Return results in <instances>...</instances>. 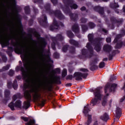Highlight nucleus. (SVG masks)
<instances>
[{
  "label": "nucleus",
  "instance_id": "nucleus-1",
  "mask_svg": "<svg viewBox=\"0 0 125 125\" xmlns=\"http://www.w3.org/2000/svg\"><path fill=\"white\" fill-rule=\"evenodd\" d=\"M24 67L27 69L29 66L31 67L33 72L31 74L32 77H30L29 72L24 69L23 67L21 68V71L22 72L23 80H25L24 83V88H30V90H26L24 91V96L27 99L26 102L23 103V108L27 110L30 107V101L32 100V96L34 102H37L38 106L43 107L45 103V100L42 98V94L39 93L40 88L42 87L43 89H45V85L49 91L51 90L52 85L53 83H61L60 82V77L54 76L53 79H50L46 82H40L38 86L37 84V79L35 78V74H37V70L40 68V63L39 62L32 61V56H24Z\"/></svg>",
  "mask_w": 125,
  "mask_h": 125
},
{
  "label": "nucleus",
  "instance_id": "nucleus-2",
  "mask_svg": "<svg viewBox=\"0 0 125 125\" xmlns=\"http://www.w3.org/2000/svg\"><path fill=\"white\" fill-rule=\"evenodd\" d=\"M13 1V4L12 6V13L11 20H9L8 21L6 20V24L8 27H10V31L11 32V35L10 37L7 36V32H6V30L4 29V27L1 26L0 25V20H4V18L1 17V13H0V43H1L2 47L9 44V41L10 40H15L16 42L13 40H11V43L14 48V51L16 53H20L22 54L24 53V45L21 44L18 41H20V39L17 37L18 34L16 33V31H14V23H13V21H15L19 29L22 28V25H21V21H20V18H19V15H18L17 8L14 2L15 0H12Z\"/></svg>",
  "mask_w": 125,
  "mask_h": 125
},
{
  "label": "nucleus",
  "instance_id": "nucleus-3",
  "mask_svg": "<svg viewBox=\"0 0 125 125\" xmlns=\"http://www.w3.org/2000/svg\"><path fill=\"white\" fill-rule=\"evenodd\" d=\"M88 39L89 40V42H91L92 44H94L95 45V49L97 51V52H99L100 50H101V44L100 43V42L103 40V38H97L96 39H93V34H89L88 35Z\"/></svg>",
  "mask_w": 125,
  "mask_h": 125
},
{
  "label": "nucleus",
  "instance_id": "nucleus-4",
  "mask_svg": "<svg viewBox=\"0 0 125 125\" xmlns=\"http://www.w3.org/2000/svg\"><path fill=\"white\" fill-rule=\"evenodd\" d=\"M95 98L91 101L92 106H95L97 104L100 103V100L102 98V95L100 92V87L96 88L94 92Z\"/></svg>",
  "mask_w": 125,
  "mask_h": 125
},
{
  "label": "nucleus",
  "instance_id": "nucleus-5",
  "mask_svg": "<svg viewBox=\"0 0 125 125\" xmlns=\"http://www.w3.org/2000/svg\"><path fill=\"white\" fill-rule=\"evenodd\" d=\"M80 71L83 72L84 73H82L81 72H76L74 74V78H75L76 81H81L82 80V78L83 79H86V77H87V72H88V70L85 68H81L80 69Z\"/></svg>",
  "mask_w": 125,
  "mask_h": 125
},
{
  "label": "nucleus",
  "instance_id": "nucleus-6",
  "mask_svg": "<svg viewBox=\"0 0 125 125\" xmlns=\"http://www.w3.org/2000/svg\"><path fill=\"white\" fill-rule=\"evenodd\" d=\"M44 9L47 12H49L51 14H54L55 16H56L59 18V19H64V16H63L61 12L59 10L53 12L50 10V4H47L44 6Z\"/></svg>",
  "mask_w": 125,
  "mask_h": 125
},
{
  "label": "nucleus",
  "instance_id": "nucleus-7",
  "mask_svg": "<svg viewBox=\"0 0 125 125\" xmlns=\"http://www.w3.org/2000/svg\"><path fill=\"white\" fill-rule=\"evenodd\" d=\"M88 112H90V109H89V108H88V105L84 106L83 113L85 117H87L88 116V119L87 121L85 123V125H89L90 124H91V122H92V120L91 119V115L88 114Z\"/></svg>",
  "mask_w": 125,
  "mask_h": 125
},
{
  "label": "nucleus",
  "instance_id": "nucleus-8",
  "mask_svg": "<svg viewBox=\"0 0 125 125\" xmlns=\"http://www.w3.org/2000/svg\"><path fill=\"white\" fill-rule=\"evenodd\" d=\"M122 37H123V35H122V34H119L118 35L116 36V38L114 39V42H117V44L116 46V48H121L122 46H123V45H124V46H125V42H122V41H118V40H119V39H121Z\"/></svg>",
  "mask_w": 125,
  "mask_h": 125
},
{
  "label": "nucleus",
  "instance_id": "nucleus-9",
  "mask_svg": "<svg viewBox=\"0 0 125 125\" xmlns=\"http://www.w3.org/2000/svg\"><path fill=\"white\" fill-rule=\"evenodd\" d=\"M116 87H117L116 84H110V83H108L105 86L104 91L105 93H107L108 91H115V89H116Z\"/></svg>",
  "mask_w": 125,
  "mask_h": 125
},
{
  "label": "nucleus",
  "instance_id": "nucleus-10",
  "mask_svg": "<svg viewBox=\"0 0 125 125\" xmlns=\"http://www.w3.org/2000/svg\"><path fill=\"white\" fill-rule=\"evenodd\" d=\"M64 37L62 36V35L60 34H58L56 37H53L52 38V40L53 42V43H52V48L54 50H55V45L56 44V42L57 41V40H59V41H62V40H63Z\"/></svg>",
  "mask_w": 125,
  "mask_h": 125
},
{
  "label": "nucleus",
  "instance_id": "nucleus-11",
  "mask_svg": "<svg viewBox=\"0 0 125 125\" xmlns=\"http://www.w3.org/2000/svg\"><path fill=\"white\" fill-rule=\"evenodd\" d=\"M64 3H66L67 7H70L71 9H77L78 8V5L74 3V1L73 0H67L66 1H63Z\"/></svg>",
  "mask_w": 125,
  "mask_h": 125
},
{
  "label": "nucleus",
  "instance_id": "nucleus-12",
  "mask_svg": "<svg viewBox=\"0 0 125 125\" xmlns=\"http://www.w3.org/2000/svg\"><path fill=\"white\" fill-rule=\"evenodd\" d=\"M21 103L19 100L17 101L15 104H13V102H11L9 104V107L12 111H14V107H16V108H21Z\"/></svg>",
  "mask_w": 125,
  "mask_h": 125
},
{
  "label": "nucleus",
  "instance_id": "nucleus-13",
  "mask_svg": "<svg viewBox=\"0 0 125 125\" xmlns=\"http://www.w3.org/2000/svg\"><path fill=\"white\" fill-rule=\"evenodd\" d=\"M31 43L32 44V46L30 47L29 51L31 52H36V51L38 50V48L37 47V41L32 40L31 41Z\"/></svg>",
  "mask_w": 125,
  "mask_h": 125
},
{
  "label": "nucleus",
  "instance_id": "nucleus-14",
  "mask_svg": "<svg viewBox=\"0 0 125 125\" xmlns=\"http://www.w3.org/2000/svg\"><path fill=\"white\" fill-rule=\"evenodd\" d=\"M7 0H0V4L1 7L4 10V14L6 18H7V10L5 8V5H4V3L6 2Z\"/></svg>",
  "mask_w": 125,
  "mask_h": 125
},
{
  "label": "nucleus",
  "instance_id": "nucleus-15",
  "mask_svg": "<svg viewBox=\"0 0 125 125\" xmlns=\"http://www.w3.org/2000/svg\"><path fill=\"white\" fill-rule=\"evenodd\" d=\"M58 28H59L58 23H57V21L55 20H54L52 25L50 27V30H51V31H54V30H56L58 29Z\"/></svg>",
  "mask_w": 125,
  "mask_h": 125
},
{
  "label": "nucleus",
  "instance_id": "nucleus-16",
  "mask_svg": "<svg viewBox=\"0 0 125 125\" xmlns=\"http://www.w3.org/2000/svg\"><path fill=\"white\" fill-rule=\"evenodd\" d=\"M94 10L96 11H98L100 14H101V15H103L104 14V9L103 7H101L99 6H97L94 7Z\"/></svg>",
  "mask_w": 125,
  "mask_h": 125
},
{
  "label": "nucleus",
  "instance_id": "nucleus-17",
  "mask_svg": "<svg viewBox=\"0 0 125 125\" xmlns=\"http://www.w3.org/2000/svg\"><path fill=\"white\" fill-rule=\"evenodd\" d=\"M72 30L75 34L79 33L80 32V28H79L78 24H74L72 27Z\"/></svg>",
  "mask_w": 125,
  "mask_h": 125
},
{
  "label": "nucleus",
  "instance_id": "nucleus-18",
  "mask_svg": "<svg viewBox=\"0 0 125 125\" xmlns=\"http://www.w3.org/2000/svg\"><path fill=\"white\" fill-rule=\"evenodd\" d=\"M86 47L88 48L90 54V56L88 57H91L92 54H93V48H92V47L91 46V44H90L89 43H87Z\"/></svg>",
  "mask_w": 125,
  "mask_h": 125
},
{
  "label": "nucleus",
  "instance_id": "nucleus-19",
  "mask_svg": "<svg viewBox=\"0 0 125 125\" xmlns=\"http://www.w3.org/2000/svg\"><path fill=\"white\" fill-rule=\"evenodd\" d=\"M103 49L106 52H110L112 50V46L109 44H105L104 45Z\"/></svg>",
  "mask_w": 125,
  "mask_h": 125
},
{
  "label": "nucleus",
  "instance_id": "nucleus-20",
  "mask_svg": "<svg viewBox=\"0 0 125 125\" xmlns=\"http://www.w3.org/2000/svg\"><path fill=\"white\" fill-rule=\"evenodd\" d=\"M47 20V19L46 18V16L43 15L42 16V20H39V21L40 24H41V25H42L43 24H46Z\"/></svg>",
  "mask_w": 125,
  "mask_h": 125
},
{
  "label": "nucleus",
  "instance_id": "nucleus-21",
  "mask_svg": "<svg viewBox=\"0 0 125 125\" xmlns=\"http://www.w3.org/2000/svg\"><path fill=\"white\" fill-rule=\"evenodd\" d=\"M122 116V109L119 107L116 108V117L119 118Z\"/></svg>",
  "mask_w": 125,
  "mask_h": 125
},
{
  "label": "nucleus",
  "instance_id": "nucleus-22",
  "mask_svg": "<svg viewBox=\"0 0 125 125\" xmlns=\"http://www.w3.org/2000/svg\"><path fill=\"white\" fill-rule=\"evenodd\" d=\"M68 14L71 18V19H72V20H76V19H77V18H78V15L76 14H72L71 13V12H69Z\"/></svg>",
  "mask_w": 125,
  "mask_h": 125
},
{
  "label": "nucleus",
  "instance_id": "nucleus-23",
  "mask_svg": "<svg viewBox=\"0 0 125 125\" xmlns=\"http://www.w3.org/2000/svg\"><path fill=\"white\" fill-rule=\"evenodd\" d=\"M109 94H106V95L105 96L104 98H103V100L102 101V104L103 105V106H106V105H107V96H108Z\"/></svg>",
  "mask_w": 125,
  "mask_h": 125
},
{
  "label": "nucleus",
  "instance_id": "nucleus-24",
  "mask_svg": "<svg viewBox=\"0 0 125 125\" xmlns=\"http://www.w3.org/2000/svg\"><path fill=\"white\" fill-rule=\"evenodd\" d=\"M101 119L103 121H107L109 119V116L107 113H104L103 116H101Z\"/></svg>",
  "mask_w": 125,
  "mask_h": 125
},
{
  "label": "nucleus",
  "instance_id": "nucleus-25",
  "mask_svg": "<svg viewBox=\"0 0 125 125\" xmlns=\"http://www.w3.org/2000/svg\"><path fill=\"white\" fill-rule=\"evenodd\" d=\"M69 43L75 46H79V43L72 39L69 40Z\"/></svg>",
  "mask_w": 125,
  "mask_h": 125
},
{
  "label": "nucleus",
  "instance_id": "nucleus-26",
  "mask_svg": "<svg viewBox=\"0 0 125 125\" xmlns=\"http://www.w3.org/2000/svg\"><path fill=\"white\" fill-rule=\"evenodd\" d=\"M67 35L69 38H73L74 37V34L71 31H68L67 32Z\"/></svg>",
  "mask_w": 125,
  "mask_h": 125
},
{
  "label": "nucleus",
  "instance_id": "nucleus-27",
  "mask_svg": "<svg viewBox=\"0 0 125 125\" xmlns=\"http://www.w3.org/2000/svg\"><path fill=\"white\" fill-rule=\"evenodd\" d=\"M18 86V85H17V81L16 80H15L14 81V83L13 84V87L15 89H17Z\"/></svg>",
  "mask_w": 125,
  "mask_h": 125
},
{
  "label": "nucleus",
  "instance_id": "nucleus-28",
  "mask_svg": "<svg viewBox=\"0 0 125 125\" xmlns=\"http://www.w3.org/2000/svg\"><path fill=\"white\" fill-rule=\"evenodd\" d=\"M67 76V69H63L62 72V78H65Z\"/></svg>",
  "mask_w": 125,
  "mask_h": 125
},
{
  "label": "nucleus",
  "instance_id": "nucleus-29",
  "mask_svg": "<svg viewBox=\"0 0 125 125\" xmlns=\"http://www.w3.org/2000/svg\"><path fill=\"white\" fill-rule=\"evenodd\" d=\"M110 5L111 7H112V8H117V7H119V5H118V3H116L115 2L114 4L111 3Z\"/></svg>",
  "mask_w": 125,
  "mask_h": 125
},
{
  "label": "nucleus",
  "instance_id": "nucleus-30",
  "mask_svg": "<svg viewBox=\"0 0 125 125\" xmlns=\"http://www.w3.org/2000/svg\"><path fill=\"white\" fill-rule=\"evenodd\" d=\"M35 125V121L33 120H30L28 123L25 124V125Z\"/></svg>",
  "mask_w": 125,
  "mask_h": 125
},
{
  "label": "nucleus",
  "instance_id": "nucleus-31",
  "mask_svg": "<svg viewBox=\"0 0 125 125\" xmlns=\"http://www.w3.org/2000/svg\"><path fill=\"white\" fill-rule=\"evenodd\" d=\"M24 10L26 14H29L30 13V7L29 6H26L24 8Z\"/></svg>",
  "mask_w": 125,
  "mask_h": 125
},
{
  "label": "nucleus",
  "instance_id": "nucleus-32",
  "mask_svg": "<svg viewBox=\"0 0 125 125\" xmlns=\"http://www.w3.org/2000/svg\"><path fill=\"white\" fill-rule=\"evenodd\" d=\"M111 20L112 21H113V22H116V23H122V22H123V20H119V21L115 19V18L113 19H111Z\"/></svg>",
  "mask_w": 125,
  "mask_h": 125
},
{
  "label": "nucleus",
  "instance_id": "nucleus-33",
  "mask_svg": "<svg viewBox=\"0 0 125 125\" xmlns=\"http://www.w3.org/2000/svg\"><path fill=\"white\" fill-rule=\"evenodd\" d=\"M82 55H84V56H85V57H86V55H87V53L86 52V49H84L82 50Z\"/></svg>",
  "mask_w": 125,
  "mask_h": 125
},
{
  "label": "nucleus",
  "instance_id": "nucleus-34",
  "mask_svg": "<svg viewBox=\"0 0 125 125\" xmlns=\"http://www.w3.org/2000/svg\"><path fill=\"white\" fill-rule=\"evenodd\" d=\"M9 94H10V92L8 90H5V97H8L9 96Z\"/></svg>",
  "mask_w": 125,
  "mask_h": 125
},
{
  "label": "nucleus",
  "instance_id": "nucleus-35",
  "mask_svg": "<svg viewBox=\"0 0 125 125\" xmlns=\"http://www.w3.org/2000/svg\"><path fill=\"white\" fill-rule=\"evenodd\" d=\"M9 67H10V65L7 64L6 66L3 67L2 70L6 71V70H8V69H9Z\"/></svg>",
  "mask_w": 125,
  "mask_h": 125
},
{
  "label": "nucleus",
  "instance_id": "nucleus-36",
  "mask_svg": "<svg viewBox=\"0 0 125 125\" xmlns=\"http://www.w3.org/2000/svg\"><path fill=\"white\" fill-rule=\"evenodd\" d=\"M89 27H90L91 29H92L93 28H94V27H95V24H94V23L92 22H89Z\"/></svg>",
  "mask_w": 125,
  "mask_h": 125
},
{
  "label": "nucleus",
  "instance_id": "nucleus-37",
  "mask_svg": "<svg viewBox=\"0 0 125 125\" xmlns=\"http://www.w3.org/2000/svg\"><path fill=\"white\" fill-rule=\"evenodd\" d=\"M99 67L101 68H104V67H105V62H101L99 64Z\"/></svg>",
  "mask_w": 125,
  "mask_h": 125
},
{
  "label": "nucleus",
  "instance_id": "nucleus-38",
  "mask_svg": "<svg viewBox=\"0 0 125 125\" xmlns=\"http://www.w3.org/2000/svg\"><path fill=\"white\" fill-rule=\"evenodd\" d=\"M67 50H68V45L64 46L62 47V51H63V52H66V51H67Z\"/></svg>",
  "mask_w": 125,
  "mask_h": 125
},
{
  "label": "nucleus",
  "instance_id": "nucleus-39",
  "mask_svg": "<svg viewBox=\"0 0 125 125\" xmlns=\"http://www.w3.org/2000/svg\"><path fill=\"white\" fill-rule=\"evenodd\" d=\"M82 30L83 32H85L87 30V27L85 25H82Z\"/></svg>",
  "mask_w": 125,
  "mask_h": 125
},
{
  "label": "nucleus",
  "instance_id": "nucleus-40",
  "mask_svg": "<svg viewBox=\"0 0 125 125\" xmlns=\"http://www.w3.org/2000/svg\"><path fill=\"white\" fill-rule=\"evenodd\" d=\"M21 119L24 122H28V121H29V118L28 117H21Z\"/></svg>",
  "mask_w": 125,
  "mask_h": 125
},
{
  "label": "nucleus",
  "instance_id": "nucleus-41",
  "mask_svg": "<svg viewBox=\"0 0 125 125\" xmlns=\"http://www.w3.org/2000/svg\"><path fill=\"white\" fill-rule=\"evenodd\" d=\"M9 76H13V75H14V71L12 70H10L9 72Z\"/></svg>",
  "mask_w": 125,
  "mask_h": 125
},
{
  "label": "nucleus",
  "instance_id": "nucleus-42",
  "mask_svg": "<svg viewBox=\"0 0 125 125\" xmlns=\"http://www.w3.org/2000/svg\"><path fill=\"white\" fill-rule=\"evenodd\" d=\"M54 56L55 58H59V54L57 52H55L54 54Z\"/></svg>",
  "mask_w": 125,
  "mask_h": 125
},
{
  "label": "nucleus",
  "instance_id": "nucleus-43",
  "mask_svg": "<svg viewBox=\"0 0 125 125\" xmlns=\"http://www.w3.org/2000/svg\"><path fill=\"white\" fill-rule=\"evenodd\" d=\"M97 68V66L96 65H94L93 66H92L90 67L91 71H94Z\"/></svg>",
  "mask_w": 125,
  "mask_h": 125
},
{
  "label": "nucleus",
  "instance_id": "nucleus-44",
  "mask_svg": "<svg viewBox=\"0 0 125 125\" xmlns=\"http://www.w3.org/2000/svg\"><path fill=\"white\" fill-rule=\"evenodd\" d=\"M71 53H75V48L72 47L70 48Z\"/></svg>",
  "mask_w": 125,
  "mask_h": 125
},
{
  "label": "nucleus",
  "instance_id": "nucleus-45",
  "mask_svg": "<svg viewBox=\"0 0 125 125\" xmlns=\"http://www.w3.org/2000/svg\"><path fill=\"white\" fill-rule=\"evenodd\" d=\"M12 85V84L10 82H8L7 86H8V88H10V87H11Z\"/></svg>",
  "mask_w": 125,
  "mask_h": 125
},
{
  "label": "nucleus",
  "instance_id": "nucleus-46",
  "mask_svg": "<svg viewBox=\"0 0 125 125\" xmlns=\"http://www.w3.org/2000/svg\"><path fill=\"white\" fill-rule=\"evenodd\" d=\"M73 79V75H68L67 80H72Z\"/></svg>",
  "mask_w": 125,
  "mask_h": 125
},
{
  "label": "nucleus",
  "instance_id": "nucleus-47",
  "mask_svg": "<svg viewBox=\"0 0 125 125\" xmlns=\"http://www.w3.org/2000/svg\"><path fill=\"white\" fill-rule=\"evenodd\" d=\"M87 20L86 19L83 18L82 19H81V22L82 23H85V22H86Z\"/></svg>",
  "mask_w": 125,
  "mask_h": 125
},
{
  "label": "nucleus",
  "instance_id": "nucleus-48",
  "mask_svg": "<svg viewBox=\"0 0 125 125\" xmlns=\"http://www.w3.org/2000/svg\"><path fill=\"white\" fill-rule=\"evenodd\" d=\"M51 1L53 3L54 5L57 3V0H51Z\"/></svg>",
  "mask_w": 125,
  "mask_h": 125
},
{
  "label": "nucleus",
  "instance_id": "nucleus-49",
  "mask_svg": "<svg viewBox=\"0 0 125 125\" xmlns=\"http://www.w3.org/2000/svg\"><path fill=\"white\" fill-rule=\"evenodd\" d=\"M106 42H111V38H107L106 39Z\"/></svg>",
  "mask_w": 125,
  "mask_h": 125
},
{
  "label": "nucleus",
  "instance_id": "nucleus-50",
  "mask_svg": "<svg viewBox=\"0 0 125 125\" xmlns=\"http://www.w3.org/2000/svg\"><path fill=\"white\" fill-rule=\"evenodd\" d=\"M41 44L42 45H45V44H46V43L45 42H44L43 41H41Z\"/></svg>",
  "mask_w": 125,
  "mask_h": 125
},
{
  "label": "nucleus",
  "instance_id": "nucleus-51",
  "mask_svg": "<svg viewBox=\"0 0 125 125\" xmlns=\"http://www.w3.org/2000/svg\"><path fill=\"white\" fill-rule=\"evenodd\" d=\"M16 99H17V95L13 96V100H14V101H15V100H16Z\"/></svg>",
  "mask_w": 125,
  "mask_h": 125
},
{
  "label": "nucleus",
  "instance_id": "nucleus-52",
  "mask_svg": "<svg viewBox=\"0 0 125 125\" xmlns=\"http://www.w3.org/2000/svg\"><path fill=\"white\" fill-rule=\"evenodd\" d=\"M34 2H42V0H34Z\"/></svg>",
  "mask_w": 125,
  "mask_h": 125
},
{
  "label": "nucleus",
  "instance_id": "nucleus-53",
  "mask_svg": "<svg viewBox=\"0 0 125 125\" xmlns=\"http://www.w3.org/2000/svg\"><path fill=\"white\" fill-rule=\"evenodd\" d=\"M55 71H56V73H60V69H59V68L56 69Z\"/></svg>",
  "mask_w": 125,
  "mask_h": 125
},
{
  "label": "nucleus",
  "instance_id": "nucleus-54",
  "mask_svg": "<svg viewBox=\"0 0 125 125\" xmlns=\"http://www.w3.org/2000/svg\"><path fill=\"white\" fill-rule=\"evenodd\" d=\"M103 32H104V33H105V34H107V33L108 32V31H107L106 29L103 28Z\"/></svg>",
  "mask_w": 125,
  "mask_h": 125
},
{
  "label": "nucleus",
  "instance_id": "nucleus-55",
  "mask_svg": "<svg viewBox=\"0 0 125 125\" xmlns=\"http://www.w3.org/2000/svg\"><path fill=\"white\" fill-rule=\"evenodd\" d=\"M52 104H53V108H55L56 107V105H55V101L53 102Z\"/></svg>",
  "mask_w": 125,
  "mask_h": 125
},
{
  "label": "nucleus",
  "instance_id": "nucleus-56",
  "mask_svg": "<svg viewBox=\"0 0 125 125\" xmlns=\"http://www.w3.org/2000/svg\"><path fill=\"white\" fill-rule=\"evenodd\" d=\"M93 125H98V122L96 121L94 122Z\"/></svg>",
  "mask_w": 125,
  "mask_h": 125
},
{
  "label": "nucleus",
  "instance_id": "nucleus-57",
  "mask_svg": "<svg viewBox=\"0 0 125 125\" xmlns=\"http://www.w3.org/2000/svg\"><path fill=\"white\" fill-rule=\"evenodd\" d=\"M51 73H52V75H54L55 74H56V72L55 70H52L51 71Z\"/></svg>",
  "mask_w": 125,
  "mask_h": 125
},
{
  "label": "nucleus",
  "instance_id": "nucleus-58",
  "mask_svg": "<svg viewBox=\"0 0 125 125\" xmlns=\"http://www.w3.org/2000/svg\"><path fill=\"white\" fill-rule=\"evenodd\" d=\"M81 10H82V11H83V10H85V7H82L81 8Z\"/></svg>",
  "mask_w": 125,
  "mask_h": 125
},
{
  "label": "nucleus",
  "instance_id": "nucleus-59",
  "mask_svg": "<svg viewBox=\"0 0 125 125\" xmlns=\"http://www.w3.org/2000/svg\"><path fill=\"white\" fill-rule=\"evenodd\" d=\"M71 85H72V83H67L66 84V86H71Z\"/></svg>",
  "mask_w": 125,
  "mask_h": 125
},
{
  "label": "nucleus",
  "instance_id": "nucleus-60",
  "mask_svg": "<svg viewBox=\"0 0 125 125\" xmlns=\"http://www.w3.org/2000/svg\"><path fill=\"white\" fill-rule=\"evenodd\" d=\"M17 79L18 80H21V76H17Z\"/></svg>",
  "mask_w": 125,
  "mask_h": 125
},
{
  "label": "nucleus",
  "instance_id": "nucleus-61",
  "mask_svg": "<svg viewBox=\"0 0 125 125\" xmlns=\"http://www.w3.org/2000/svg\"><path fill=\"white\" fill-rule=\"evenodd\" d=\"M3 60L5 62L6 61V57H4L3 58Z\"/></svg>",
  "mask_w": 125,
  "mask_h": 125
},
{
  "label": "nucleus",
  "instance_id": "nucleus-62",
  "mask_svg": "<svg viewBox=\"0 0 125 125\" xmlns=\"http://www.w3.org/2000/svg\"><path fill=\"white\" fill-rule=\"evenodd\" d=\"M60 25L61 26V27H64V24L61 22L60 23Z\"/></svg>",
  "mask_w": 125,
  "mask_h": 125
},
{
  "label": "nucleus",
  "instance_id": "nucleus-63",
  "mask_svg": "<svg viewBox=\"0 0 125 125\" xmlns=\"http://www.w3.org/2000/svg\"><path fill=\"white\" fill-rule=\"evenodd\" d=\"M35 36L36 37H39V34L36 32H35Z\"/></svg>",
  "mask_w": 125,
  "mask_h": 125
},
{
  "label": "nucleus",
  "instance_id": "nucleus-64",
  "mask_svg": "<svg viewBox=\"0 0 125 125\" xmlns=\"http://www.w3.org/2000/svg\"><path fill=\"white\" fill-rule=\"evenodd\" d=\"M107 60H108V59H107V58H105L103 59V61H107Z\"/></svg>",
  "mask_w": 125,
  "mask_h": 125
}]
</instances>
